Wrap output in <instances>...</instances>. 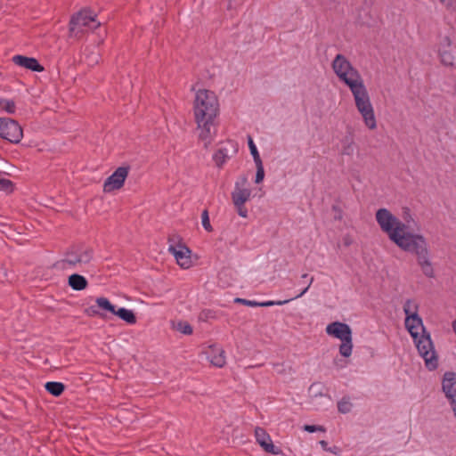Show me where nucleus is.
Masks as SVG:
<instances>
[{
    "label": "nucleus",
    "mask_w": 456,
    "mask_h": 456,
    "mask_svg": "<svg viewBox=\"0 0 456 456\" xmlns=\"http://www.w3.org/2000/svg\"><path fill=\"white\" fill-rule=\"evenodd\" d=\"M375 218L380 230L387 235L389 240L402 250L413 254L424 275L433 278L435 271L428 244L424 236L408 232L407 225L387 208L378 209Z\"/></svg>",
    "instance_id": "f257e3e1"
},
{
    "label": "nucleus",
    "mask_w": 456,
    "mask_h": 456,
    "mask_svg": "<svg viewBox=\"0 0 456 456\" xmlns=\"http://www.w3.org/2000/svg\"><path fill=\"white\" fill-rule=\"evenodd\" d=\"M201 223L202 226L207 232H211L213 231L208 209H204L203 212L201 213Z\"/></svg>",
    "instance_id": "393cba45"
},
{
    "label": "nucleus",
    "mask_w": 456,
    "mask_h": 456,
    "mask_svg": "<svg viewBox=\"0 0 456 456\" xmlns=\"http://www.w3.org/2000/svg\"><path fill=\"white\" fill-rule=\"evenodd\" d=\"M0 109L12 114L16 110L15 102L12 100H1Z\"/></svg>",
    "instance_id": "b1692460"
},
{
    "label": "nucleus",
    "mask_w": 456,
    "mask_h": 456,
    "mask_svg": "<svg viewBox=\"0 0 456 456\" xmlns=\"http://www.w3.org/2000/svg\"><path fill=\"white\" fill-rule=\"evenodd\" d=\"M0 191L12 192L13 191V183L4 177V173L0 171Z\"/></svg>",
    "instance_id": "4be33fe9"
},
{
    "label": "nucleus",
    "mask_w": 456,
    "mask_h": 456,
    "mask_svg": "<svg viewBox=\"0 0 456 456\" xmlns=\"http://www.w3.org/2000/svg\"><path fill=\"white\" fill-rule=\"evenodd\" d=\"M192 110L199 141L208 148L217 134L220 105L215 92L208 89L197 90Z\"/></svg>",
    "instance_id": "7ed1b4c3"
},
{
    "label": "nucleus",
    "mask_w": 456,
    "mask_h": 456,
    "mask_svg": "<svg viewBox=\"0 0 456 456\" xmlns=\"http://www.w3.org/2000/svg\"><path fill=\"white\" fill-rule=\"evenodd\" d=\"M248 183L247 177H242L240 182H236L233 191L232 192V200L233 204H245L249 200L251 191L244 187Z\"/></svg>",
    "instance_id": "4468645a"
},
{
    "label": "nucleus",
    "mask_w": 456,
    "mask_h": 456,
    "mask_svg": "<svg viewBox=\"0 0 456 456\" xmlns=\"http://www.w3.org/2000/svg\"><path fill=\"white\" fill-rule=\"evenodd\" d=\"M353 151L352 144H348L346 147H344L343 153L344 154H350Z\"/></svg>",
    "instance_id": "c9c22d12"
},
{
    "label": "nucleus",
    "mask_w": 456,
    "mask_h": 456,
    "mask_svg": "<svg viewBox=\"0 0 456 456\" xmlns=\"http://www.w3.org/2000/svg\"><path fill=\"white\" fill-rule=\"evenodd\" d=\"M95 302L99 308L110 312L114 315H117L125 321L126 323L134 324L136 322V317L132 310L122 307L116 311L115 306L107 297H97Z\"/></svg>",
    "instance_id": "1a4fd4ad"
},
{
    "label": "nucleus",
    "mask_w": 456,
    "mask_h": 456,
    "mask_svg": "<svg viewBox=\"0 0 456 456\" xmlns=\"http://www.w3.org/2000/svg\"><path fill=\"white\" fill-rule=\"evenodd\" d=\"M255 164L256 167V174L255 182L256 183H260L265 178V170H264L263 162L255 163Z\"/></svg>",
    "instance_id": "cd10ccee"
},
{
    "label": "nucleus",
    "mask_w": 456,
    "mask_h": 456,
    "mask_svg": "<svg viewBox=\"0 0 456 456\" xmlns=\"http://www.w3.org/2000/svg\"><path fill=\"white\" fill-rule=\"evenodd\" d=\"M236 208L238 215L243 218L248 217V209L245 207V204H233Z\"/></svg>",
    "instance_id": "c756f323"
},
{
    "label": "nucleus",
    "mask_w": 456,
    "mask_h": 456,
    "mask_svg": "<svg viewBox=\"0 0 456 456\" xmlns=\"http://www.w3.org/2000/svg\"><path fill=\"white\" fill-rule=\"evenodd\" d=\"M304 430L307 431L309 433L316 432V431H322L324 432L325 428L322 426H315V425H305Z\"/></svg>",
    "instance_id": "7c9ffc66"
},
{
    "label": "nucleus",
    "mask_w": 456,
    "mask_h": 456,
    "mask_svg": "<svg viewBox=\"0 0 456 456\" xmlns=\"http://www.w3.org/2000/svg\"><path fill=\"white\" fill-rule=\"evenodd\" d=\"M129 174V167H119L110 175L103 183V191L111 192L123 187Z\"/></svg>",
    "instance_id": "9d476101"
},
{
    "label": "nucleus",
    "mask_w": 456,
    "mask_h": 456,
    "mask_svg": "<svg viewBox=\"0 0 456 456\" xmlns=\"http://www.w3.org/2000/svg\"><path fill=\"white\" fill-rule=\"evenodd\" d=\"M86 314L89 316H94L99 314V312L96 310L94 306H90L86 310Z\"/></svg>",
    "instance_id": "72a5a7b5"
},
{
    "label": "nucleus",
    "mask_w": 456,
    "mask_h": 456,
    "mask_svg": "<svg viewBox=\"0 0 456 456\" xmlns=\"http://www.w3.org/2000/svg\"><path fill=\"white\" fill-rule=\"evenodd\" d=\"M351 406V403L346 400L340 401L338 404V411L342 413H346L350 411Z\"/></svg>",
    "instance_id": "c85d7f7f"
},
{
    "label": "nucleus",
    "mask_w": 456,
    "mask_h": 456,
    "mask_svg": "<svg viewBox=\"0 0 456 456\" xmlns=\"http://www.w3.org/2000/svg\"><path fill=\"white\" fill-rule=\"evenodd\" d=\"M97 15L88 9H84L74 14L69 21V37L81 38L86 33L93 31L101 26L96 20Z\"/></svg>",
    "instance_id": "423d86ee"
},
{
    "label": "nucleus",
    "mask_w": 456,
    "mask_h": 456,
    "mask_svg": "<svg viewBox=\"0 0 456 456\" xmlns=\"http://www.w3.org/2000/svg\"><path fill=\"white\" fill-rule=\"evenodd\" d=\"M45 388L49 394L59 396L63 393L65 386L61 382L49 381L45 383Z\"/></svg>",
    "instance_id": "6ab92c4d"
},
{
    "label": "nucleus",
    "mask_w": 456,
    "mask_h": 456,
    "mask_svg": "<svg viewBox=\"0 0 456 456\" xmlns=\"http://www.w3.org/2000/svg\"><path fill=\"white\" fill-rule=\"evenodd\" d=\"M182 332L186 335H191L192 333V328L190 324H185L182 330Z\"/></svg>",
    "instance_id": "f704fd0d"
},
{
    "label": "nucleus",
    "mask_w": 456,
    "mask_h": 456,
    "mask_svg": "<svg viewBox=\"0 0 456 456\" xmlns=\"http://www.w3.org/2000/svg\"><path fill=\"white\" fill-rule=\"evenodd\" d=\"M345 244H346V246L350 245V240H347L346 239H345Z\"/></svg>",
    "instance_id": "58836bf2"
},
{
    "label": "nucleus",
    "mask_w": 456,
    "mask_h": 456,
    "mask_svg": "<svg viewBox=\"0 0 456 456\" xmlns=\"http://www.w3.org/2000/svg\"><path fill=\"white\" fill-rule=\"evenodd\" d=\"M255 437L266 452L273 455L281 453V448L273 444L270 435L263 428L257 427L255 428Z\"/></svg>",
    "instance_id": "f8f14e48"
},
{
    "label": "nucleus",
    "mask_w": 456,
    "mask_h": 456,
    "mask_svg": "<svg viewBox=\"0 0 456 456\" xmlns=\"http://www.w3.org/2000/svg\"><path fill=\"white\" fill-rule=\"evenodd\" d=\"M442 387L456 418V373L452 371L445 372L442 381Z\"/></svg>",
    "instance_id": "9b49d317"
},
{
    "label": "nucleus",
    "mask_w": 456,
    "mask_h": 456,
    "mask_svg": "<svg viewBox=\"0 0 456 456\" xmlns=\"http://www.w3.org/2000/svg\"><path fill=\"white\" fill-rule=\"evenodd\" d=\"M439 2L447 12L451 13L456 12V0H439Z\"/></svg>",
    "instance_id": "bb28decb"
},
{
    "label": "nucleus",
    "mask_w": 456,
    "mask_h": 456,
    "mask_svg": "<svg viewBox=\"0 0 456 456\" xmlns=\"http://www.w3.org/2000/svg\"><path fill=\"white\" fill-rule=\"evenodd\" d=\"M12 62L17 66L25 68L32 71L41 72L44 70V67L38 62V61L36 58L33 57L14 55L12 57Z\"/></svg>",
    "instance_id": "f3484780"
},
{
    "label": "nucleus",
    "mask_w": 456,
    "mask_h": 456,
    "mask_svg": "<svg viewBox=\"0 0 456 456\" xmlns=\"http://www.w3.org/2000/svg\"><path fill=\"white\" fill-rule=\"evenodd\" d=\"M248 147H249V150H250V153L253 156L254 162L255 163L262 162L260 155H259L258 151L256 149V146L254 143V141H253L251 136L248 137Z\"/></svg>",
    "instance_id": "5701e85b"
},
{
    "label": "nucleus",
    "mask_w": 456,
    "mask_h": 456,
    "mask_svg": "<svg viewBox=\"0 0 456 456\" xmlns=\"http://www.w3.org/2000/svg\"><path fill=\"white\" fill-rule=\"evenodd\" d=\"M326 332L336 338L345 341L352 338L351 328L343 322H334L326 327Z\"/></svg>",
    "instance_id": "ddd939ff"
},
{
    "label": "nucleus",
    "mask_w": 456,
    "mask_h": 456,
    "mask_svg": "<svg viewBox=\"0 0 456 456\" xmlns=\"http://www.w3.org/2000/svg\"><path fill=\"white\" fill-rule=\"evenodd\" d=\"M313 281H314V277H311L310 280H308L309 284L298 295H297L293 298L296 299V298L301 297L303 295H305L308 291V289L311 287Z\"/></svg>",
    "instance_id": "473e14b6"
},
{
    "label": "nucleus",
    "mask_w": 456,
    "mask_h": 456,
    "mask_svg": "<svg viewBox=\"0 0 456 456\" xmlns=\"http://www.w3.org/2000/svg\"><path fill=\"white\" fill-rule=\"evenodd\" d=\"M68 284L72 289L79 291L87 288L88 281L83 275L73 273L69 276Z\"/></svg>",
    "instance_id": "a211bd4d"
},
{
    "label": "nucleus",
    "mask_w": 456,
    "mask_h": 456,
    "mask_svg": "<svg viewBox=\"0 0 456 456\" xmlns=\"http://www.w3.org/2000/svg\"><path fill=\"white\" fill-rule=\"evenodd\" d=\"M228 159L227 150L219 149L213 155V160L218 167H223Z\"/></svg>",
    "instance_id": "aec40b11"
},
{
    "label": "nucleus",
    "mask_w": 456,
    "mask_h": 456,
    "mask_svg": "<svg viewBox=\"0 0 456 456\" xmlns=\"http://www.w3.org/2000/svg\"><path fill=\"white\" fill-rule=\"evenodd\" d=\"M294 298L292 297L290 299H286V300H277V301L269 300V301L258 302V306L267 307V306H273V305H282L289 303V301H291Z\"/></svg>",
    "instance_id": "a878e982"
},
{
    "label": "nucleus",
    "mask_w": 456,
    "mask_h": 456,
    "mask_svg": "<svg viewBox=\"0 0 456 456\" xmlns=\"http://www.w3.org/2000/svg\"><path fill=\"white\" fill-rule=\"evenodd\" d=\"M235 302L240 303V304H242L244 305H247V306H252V307L258 306V302L257 301H253V300H248V299H244V298H236Z\"/></svg>",
    "instance_id": "2f4dec72"
},
{
    "label": "nucleus",
    "mask_w": 456,
    "mask_h": 456,
    "mask_svg": "<svg viewBox=\"0 0 456 456\" xmlns=\"http://www.w3.org/2000/svg\"><path fill=\"white\" fill-rule=\"evenodd\" d=\"M437 54L440 62L448 67L454 65L456 61V47L452 45V40L448 36L441 37L437 45Z\"/></svg>",
    "instance_id": "6e6552de"
},
{
    "label": "nucleus",
    "mask_w": 456,
    "mask_h": 456,
    "mask_svg": "<svg viewBox=\"0 0 456 456\" xmlns=\"http://www.w3.org/2000/svg\"><path fill=\"white\" fill-rule=\"evenodd\" d=\"M332 69L341 82L346 84L354 100L355 107L363 123L370 130L377 128L374 108L360 72L343 54H337L331 63Z\"/></svg>",
    "instance_id": "f03ea898"
},
{
    "label": "nucleus",
    "mask_w": 456,
    "mask_h": 456,
    "mask_svg": "<svg viewBox=\"0 0 456 456\" xmlns=\"http://www.w3.org/2000/svg\"><path fill=\"white\" fill-rule=\"evenodd\" d=\"M0 137L12 143H19L23 137V130L17 121L0 118Z\"/></svg>",
    "instance_id": "0eeeda50"
},
{
    "label": "nucleus",
    "mask_w": 456,
    "mask_h": 456,
    "mask_svg": "<svg viewBox=\"0 0 456 456\" xmlns=\"http://www.w3.org/2000/svg\"><path fill=\"white\" fill-rule=\"evenodd\" d=\"M320 444L322 445V447L324 449V450H328L327 449V445H328V443L326 441H320Z\"/></svg>",
    "instance_id": "e433bc0d"
},
{
    "label": "nucleus",
    "mask_w": 456,
    "mask_h": 456,
    "mask_svg": "<svg viewBox=\"0 0 456 456\" xmlns=\"http://www.w3.org/2000/svg\"><path fill=\"white\" fill-rule=\"evenodd\" d=\"M306 277H307V274H306V273H305V274H303V275H302V278H303V279H305Z\"/></svg>",
    "instance_id": "ea45409f"
},
{
    "label": "nucleus",
    "mask_w": 456,
    "mask_h": 456,
    "mask_svg": "<svg viewBox=\"0 0 456 456\" xmlns=\"http://www.w3.org/2000/svg\"><path fill=\"white\" fill-rule=\"evenodd\" d=\"M353 343L352 338L345 341H341L339 346V354L344 357H349L352 354Z\"/></svg>",
    "instance_id": "412c9836"
},
{
    "label": "nucleus",
    "mask_w": 456,
    "mask_h": 456,
    "mask_svg": "<svg viewBox=\"0 0 456 456\" xmlns=\"http://www.w3.org/2000/svg\"><path fill=\"white\" fill-rule=\"evenodd\" d=\"M208 360L211 365L223 368L226 364V357L224 350L216 345H211L206 351Z\"/></svg>",
    "instance_id": "2eb2a0df"
},
{
    "label": "nucleus",
    "mask_w": 456,
    "mask_h": 456,
    "mask_svg": "<svg viewBox=\"0 0 456 456\" xmlns=\"http://www.w3.org/2000/svg\"><path fill=\"white\" fill-rule=\"evenodd\" d=\"M94 257V250L86 245L69 247L63 257L54 264V267L61 271L75 270L89 264Z\"/></svg>",
    "instance_id": "39448f33"
},
{
    "label": "nucleus",
    "mask_w": 456,
    "mask_h": 456,
    "mask_svg": "<svg viewBox=\"0 0 456 456\" xmlns=\"http://www.w3.org/2000/svg\"><path fill=\"white\" fill-rule=\"evenodd\" d=\"M168 251L175 256L176 263L182 268H189L191 264V256H190V249L185 246H179L178 248L175 246H169Z\"/></svg>",
    "instance_id": "dca6fc26"
},
{
    "label": "nucleus",
    "mask_w": 456,
    "mask_h": 456,
    "mask_svg": "<svg viewBox=\"0 0 456 456\" xmlns=\"http://www.w3.org/2000/svg\"><path fill=\"white\" fill-rule=\"evenodd\" d=\"M452 328L453 332L456 334V319L452 322Z\"/></svg>",
    "instance_id": "4c0bfd02"
},
{
    "label": "nucleus",
    "mask_w": 456,
    "mask_h": 456,
    "mask_svg": "<svg viewBox=\"0 0 456 456\" xmlns=\"http://www.w3.org/2000/svg\"><path fill=\"white\" fill-rule=\"evenodd\" d=\"M419 305L411 299H407L403 305L405 327L411 334L419 355L425 362V366L429 370H435L438 367V356L435 350L430 334L426 331L422 319L418 314Z\"/></svg>",
    "instance_id": "20e7f679"
}]
</instances>
